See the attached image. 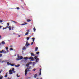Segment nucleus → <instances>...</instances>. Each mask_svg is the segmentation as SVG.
I'll use <instances>...</instances> for the list:
<instances>
[{"label":"nucleus","mask_w":79,"mask_h":79,"mask_svg":"<svg viewBox=\"0 0 79 79\" xmlns=\"http://www.w3.org/2000/svg\"><path fill=\"white\" fill-rule=\"evenodd\" d=\"M1 63H6L7 62V61H8L6 60H4L2 61H0V62H1Z\"/></svg>","instance_id":"obj_1"},{"label":"nucleus","mask_w":79,"mask_h":79,"mask_svg":"<svg viewBox=\"0 0 79 79\" xmlns=\"http://www.w3.org/2000/svg\"><path fill=\"white\" fill-rule=\"evenodd\" d=\"M27 69H25V75L26 76L27 75Z\"/></svg>","instance_id":"obj_2"},{"label":"nucleus","mask_w":79,"mask_h":79,"mask_svg":"<svg viewBox=\"0 0 79 79\" xmlns=\"http://www.w3.org/2000/svg\"><path fill=\"white\" fill-rule=\"evenodd\" d=\"M11 71L12 72H13L14 73H15L16 71H15V68H13L11 70Z\"/></svg>","instance_id":"obj_3"},{"label":"nucleus","mask_w":79,"mask_h":79,"mask_svg":"<svg viewBox=\"0 0 79 79\" xmlns=\"http://www.w3.org/2000/svg\"><path fill=\"white\" fill-rule=\"evenodd\" d=\"M29 45H30V44H29V43H28V42L27 41L25 46H27V47H28V46H29Z\"/></svg>","instance_id":"obj_4"},{"label":"nucleus","mask_w":79,"mask_h":79,"mask_svg":"<svg viewBox=\"0 0 79 79\" xmlns=\"http://www.w3.org/2000/svg\"><path fill=\"white\" fill-rule=\"evenodd\" d=\"M9 74H13V72L11 71V70H10L9 71Z\"/></svg>","instance_id":"obj_5"},{"label":"nucleus","mask_w":79,"mask_h":79,"mask_svg":"<svg viewBox=\"0 0 79 79\" xmlns=\"http://www.w3.org/2000/svg\"><path fill=\"white\" fill-rule=\"evenodd\" d=\"M31 56H35V54H34V53H31Z\"/></svg>","instance_id":"obj_6"},{"label":"nucleus","mask_w":79,"mask_h":79,"mask_svg":"<svg viewBox=\"0 0 79 79\" xmlns=\"http://www.w3.org/2000/svg\"><path fill=\"white\" fill-rule=\"evenodd\" d=\"M39 58H37L36 59V62L38 63L39 62Z\"/></svg>","instance_id":"obj_7"},{"label":"nucleus","mask_w":79,"mask_h":79,"mask_svg":"<svg viewBox=\"0 0 79 79\" xmlns=\"http://www.w3.org/2000/svg\"><path fill=\"white\" fill-rule=\"evenodd\" d=\"M8 27L7 26L6 27H3L2 29H3V30H4V29H7Z\"/></svg>","instance_id":"obj_8"},{"label":"nucleus","mask_w":79,"mask_h":79,"mask_svg":"<svg viewBox=\"0 0 79 79\" xmlns=\"http://www.w3.org/2000/svg\"><path fill=\"white\" fill-rule=\"evenodd\" d=\"M31 66H29L27 68V69H31Z\"/></svg>","instance_id":"obj_9"},{"label":"nucleus","mask_w":79,"mask_h":79,"mask_svg":"<svg viewBox=\"0 0 79 79\" xmlns=\"http://www.w3.org/2000/svg\"><path fill=\"white\" fill-rule=\"evenodd\" d=\"M8 27L9 28V31H10V30H11V26H10L9 27Z\"/></svg>","instance_id":"obj_10"},{"label":"nucleus","mask_w":79,"mask_h":79,"mask_svg":"<svg viewBox=\"0 0 79 79\" xmlns=\"http://www.w3.org/2000/svg\"><path fill=\"white\" fill-rule=\"evenodd\" d=\"M38 50V47H36L35 48V51H37Z\"/></svg>","instance_id":"obj_11"},{"label":"nucleus","mask_w":79,"mask_h":79,"mask_svg":"<svg viewBox=\"0 0 79 79\" xmlns=\"http://www.w3.org/2000/svg\"><path fill=\"white\" fill-rule=\"evenodd\" d=\"M2 44H3V45H5V43L4 41H2L1 43Z\"/></svg>","instance_id":"obj_12"},{"label":"nucleus","mask_w":79,"mask_h":79,"mask_svg":"<svg viewBox=\"0 0 79 79\" xmlns=\"http://www.w3.org/2000/svg\"><path fill=\"white\" fill-rule=\"evenodd\" d=\"M30 61H34V58L31 57Z\"/></svg>","instance_id":"obj_13"},{"label":"nucleus","mask_w":79,"mask_h":79,"mask_svg":"<svg viewBox=\"0 0 79 79\" xmlns=\"http://www.w3.org/2000/svg\"><path fill=\"white\" fill-rule=\"evenodd\" d=\"M34 77L35 78H36V77H37V74H35Z\"/></svg>","instance_id":"obj_14"},{"label":"nucleus","mask_w":79,"mask_h":79,"mask_svg":"<svg viewBox=\"0 0 79 79\" xmlns=\"http://www.w3.org/2000/svg\"><path fill=\"white\" fill-rule=\"evenodd\" d=\"M27 22H30V21H31V20H30L29 19H28L27 20Z\"/></svg>","instance_id":"obj_15"},{"label":"nucleus","mask_w":79,"mask_h":79,"mask_svg":"<svg viewBox=\"0 0 79 79\" xmlns=\"http://www.w3.org/2000/svg\"><path fill=\"white\" fill-rule=\"evenodd\" d=\"M2 78H3V76H0V79H2Z\"/></svg>","instance_id":"obj_16"},{"label":"nucleus","mask_w":79,"mask_h":79,"mask_svg":"<svg viewBox=\"0 0 79 79\" xmlns=\"http://www.w3.org/2000/svg\"><path fill=\"white\" fill-rule=\"evenodd\" d=\"M19 66H20V65L19 64H18L17 65H15V67H19Z\"/></svg>","instance_id":"obj_17"},{"label":"nucleus","mask_w":79,"mask_h":79,"mask_svg":"<svg viewBox=\"0 0 79 79\" xmlns=\"http://www.w3.org/2000/svg\"><path fill=\"white\" fill-rule=\"evenodd\" d=\"M3 53H6V51L3 50Z\"/></svg>","instance_id":"obj_18"},{"label":"nucleus","mask_w":79,"mask_h":79,"mask_svg":"<svg viewBox=\"0 0 79 79\" xmlns=\"http://www.w3.org/2000/svg\"><path fill=\"white\" fill-rule=\"evenodd\" d=\"M31 39H32L33 42H34V40H35V38H32Z\"/></svg>","instance_id":"obj_19"},{"label":"nucleus","mask_w":79,"mask_h":79,"mask_svg":"<svg viewBox=\"0 0 79 79\" xmlns=\"http://www.w3.org/2000/svg\"><path fill=\"white\" fill-rule=\"evenodd\" d=\"M26 49V47H25V46H24L23 47V48L22 49L23 50H25V49Z\"/></svg>","instance_id":"obj_20"},{"label":"nucleus","mask_w":79,"mask_h":79,"mask_svg":"<svg viewBox=\"0 0 79 79\" xmlns=\"http://www.w3.org/2000/svg\"><path fill=\"white\" fill-rule=\"evenodd\" d=\"M28 34H29V32H27L26 33L25 35H28Z\"/></svg>","instance_id":"obj_21"},{"label":"nucleus","mask_w":79,"mask_h":79,"mask_svg":"<svg viewBox=\"0 0 79 79\" xmlns=\"http://www.w3.org/2000/svg\"><path fill=\"white\" fill-rule=\"evenodd\" d=\"M35 30H36V29H35V27H34L33 28V31H34V32H35Z\"/></svg>","instance_id":"obj_22"},{"label":"nucleus","mask_w":79,"mask_h":79,"mask_svg":"<svg viewBox=\"0 0 79 79\" xmlns=\"http://www.w3.org/2000/svg\"><path fill=\"white\" fill-rule=\"evenodd\" d=\"M29 39H30V37H28L27 38V40H29Z\"/></svg>","instance_id":"obj_23"},{"label":"nucleus","mask_w":79,"mask_h":79,"mask_svg":"<svg viewBox=\"0 0 79 79\" xmlns=\"http://www.w3.org/2000/svg\"><path fill=\"white\" fill-rule=\"evenodd\" d=\"M24 60H27V59H28V58L27 57H24Z\"/></svg>","instance_id":"obj_24"},{"label":"nucleus","mask_w":79,"mask_h":79,"mask_svg":"<svg viewBox=\"0 0 79 79\" xmlns=\"http://www.w3.org/2000/svg\"><path fill=\"white\" fill-rule=\"evenodd\" d=\"M29 64H27L26 65V66L27 67H29Z\"/></svg>","instance_id":"obj_25"},{"label":"nucleus","mask_w":79,"mask_h":79,"mask_svg":"<svg viewBox=\"0 0 79 79\" xmlns=\"http://www.w3.org/2000/svg\"><path fill=\"white\" fill-rule=\"evenodd\" d=\"M37 56H35L34 57V59H35V60H36V59H37Z\"/></svg>","instance_id":"obj_26"},{"label":"nucleus","mask_w":79,"mask_h":79,"mask_svg":"<svg viewBox=\"0 0 79 79\" xmlns=\"http://www.w3.org/2000/svg\"><path fill=\"white\" fill-rule=\"evenodd\" d=\"M7 26H10V23H7Z\"/></svg>","instance_id":"obj_27"},{"label":"nucleus","mask_w":79,"mask_h":79,"mask_svg":"<svg viewBox=\"0 0 79 79\" xmlns=\"http://www.w3.org/2000/svg\"><path fill=\"white\" fill-rule=\"evenodd\" d=\"M19 59H20V60H21V59H23V56H20V57Z\"/></svg>","instance_id":"obj_28"},{"label":"nucleus","mask_w":79,"mask_h":79,"mask_svg":"<svg viewBox=\"0 0 79 79\" xmlns=\"http://www.w3.org/2000/svg\"><path fill=\"white\" fill-rule=\"evenodd\" d=\"M41 73H42V72H41V71H40L39 74V76H40L41 75Z\"/></svg>","instance_id":"obj_29"},{"label":"nucleus","mask_w":79,"mask_h":79,"mask_svg":"<svg viewBox=\"0 0 79 79\" xmlns=\"http://www.w3.org/2000/svg\"><path fill=\"white\" fill-rule=\"evenodd\" d=\"M3 50H2V51H0V53H3Z\"/></svg>","instance_id":"obj_30"},{"label":"nucleus","mask_w":79,"mask_h":79,"mask_svg":"<svg viewBox=\"0 0 79 79\" xmlns=\"http://www.w3.org/2000/svg\"><path fill=\"white\" fill-rule=\"evenodd\" d=\"M11 21L12 22H13V23H16V22L15 21H13V20H11Z\"/></svg>","instance_id":"obj_31"},{"label":"nucleus","mask_w":79,"mask_h":79,"mask_svg":"<svg viewBox=\"0 0 79 79\" xmlns=\"http://www.w3.org/2000/svg\"><path fill=\"white\" fill-rule=\"evenodd\" d=\"M16 60L18 61V60H20V59L19 58H17Z\"/></svg>","instance_id":"obj_32"},{"label":"nucleus","mask_w":79,"mask_h":79,"mask_svg":"<svg viewBox=\"0 0 79 79\" xmlns=\"http://www.w3.org/2000/svg\"><path fill=\"white\" fill-rule=\"evenodd\" d=\"M6 50H8V47H6Z\"/></svg>","instance_id":"obj_33"},{"label":"nucleus","mask_w":79,"mask_h":79,"mask_svg":"<svg viewBox=\"0 0 79 79\" xmlns=\"http://www.w3.org/2000/svg\"><path fill=\"white\" fill-rule=\"evenodd\" d=\"M7 64L8 65H10V63L9 62H7Z\"/></svg>","instance_id":"obj_34"},{"label":"nucleus","mask_w":79,"mask_h":79,"mask_svg":"<svg viewBox=\"0 0 79 79\" xmlns=\"http://www.w3.org/2000/svg\"><path fill=\"white\" fill-rule=\"evenodd\" d=\"M39 53H40L39 52H36V54L38 55V54H39Z\"/></svg>","instance_id":"obj_35"},{"label":"nucleus","mask_w":79,"mask_h":79,"mask_svg":"<svg viewBox=\"0 0 79 79\" xmlns=\"http://www.w3.org/2000/svg\"><path fill=\"white\" fill-rule=\"evenodd\" d=\"M7 76H8V75L6 74L5 75V77H7Z\"/></svg>","instance_id":"obj_36"},{"label":"nucleus","mask_w":79,"mask_h":79,"mask_svg":"<svg viewBox=\"0 0 79 79\" xmlns=\"http://www.w3.org/2000/svg\"><path fill=\"white\" fill-rule=\"evenodd\" d=\"M33 44H34V42H32L31 44V45H33Z\"/></svg>","instance_id":"obj_37"},{"label":"nucleus","mask_w":79,"mask_h":79,"mask_svg":"<svg viewBox=\"0 0 79 79\" xmlns=\"http://www.w3.org/2000/svg\"><path fill=\"white\" fill-rule=\"evenodd\" d=\"M24 23L25 25L26 24H27V23L25 22V23Z\"/></svg>","instance_id":"obj_38"},{"label":"nucleus","mask_w":79,"mask_h":79,"mask_svg":"<svg viewBox=\"0 0 79 79\" xmlns=\"http://www.w3.org/2000/svg\"><path fill=\"white\" fill-rule=\"evenodd\" d=\"M10 50H13V48H10Z\"/></svg>","instance_id":"obj_39"},{"label":"nucleus","mask_w":79,"mask_h":79,"mask_svg":"<svg viewBox=\"0 0 79 79\" xmlns=\"http://www.w3.org/2000/svg\"><path fill=\"white\" fill-rule=\"evenodd\" d=\"M11 66H14V64H11Z\"/></svg>","instance_id":"obj_40"},{"label":"nucleus","mask_w":79,"mask_h":79,"mask_svg":"<svg viewBox=\"0 0 79 79\" xmlns=\"http://www.w3.org/2000/svg\"><path fill=\"white\" fill-rule=\"evenodd\" d=\"M2 22L3 21H2V20L0 19V23H2Z\"/></svg>","instance_id":"obj_41"},{"label":"nucleus","mask_w":79,"mask_h":79,"mask_svg":"<svg viewBox=\"0 0 79 79\" xmlns=\"http://www.w3.org/2000/svg\"><path fill=\"white\" fill-rule=\"evenodd\" d=\"M32 58V56L31 57H29V58H28V59H29V60H30V59H31V58Z\"/></svg>","instance_id":"obj_42"},{"label":"nucleus","mask_w":79,"mask_h":79,"mask_svg":"<svg viewBox=\"0 0 79 79\" xmlns=\"http://www.w3.org/2000/svg\"><path fill=\"white\" fill-rule=\"evenodd\" d=\"M17 77H19V76H18V74H17Z\"/></svg>","instance_id":"obj_43"},{"label":"nucleus","mask_w":79,"mask_h":79,"mask_svg":"<svg viewBox=\"0 0 79 79\" xmlns=\"http://www.w3.org/2000/svg\"><path fill=\"white\" fill-rule=\"evenodd\" d=\"M2 54H0V57H2Z\"/></svg>","instance_id":"obj_44"},{"label":"nucleus","mask_w":79,"mask_h":79,"mask_svg":"<svg viewBox=\"0 0 79 79\" xmlns=\"http://www.w3.org/2000/svg\"><path fill=\"white\" fill-rule=\"evenodd\" d=\"M12 30H13V28H15V27H12Z\"/></svg>","instance_id":"obj_45"},{"label":"nucleus","mask_w":79,"mask_h":79,"mask_svg":"<svg viewBox=\"0 0 79 79\" xmlns=\"http://www.w3.org/2000/svg\"><path fill=\"white\" fill-rule=\"evenodd\" d=\"M17 10H19V8L18 7H17Z\"/></svg>","instance_id":"obj_46"},{"label":"nucleus","mask_w":79,"mask_h":79,"mask_svg":"<svg viewBox=\"0 0 79 79\" xmlns=\"http://www.w3.org/2000/svg\"><path fill=\"white\" fill-rule=\"evenodd\" d=\"M17 57L18 58H19V57H20L19 55H18Z\"/></svg>","instance_id":"obj_47"},{"label":"nucleus","mask_w":79,"mask_h":79,"mask_svg":"<svg viewBox=\"0 0 79 79\" xmlns=\"http://www.w3.org/2000/svg\"><path fill=\"white\" fill-rule=\"evenodd\" d=\"M35 70H36V69H33V71H35Z\"/></svg>","instance_id":"obj_48"},{"label":"nucleus","mask_w":79,"mask_h":79,"mask_svg":"<svg viewBox=\"0 0 79 79\" xmlns=\"http://www.w3.org/2000/svg\"><path fill=\"white\" fill-rule=\"evenodd\" d=\"M2 69H1V71H0V73H1V72H2Z\"/></svg>","instance_id":"obj_49"},{"label":"nucleus","mask_w":79,"mask_h":79,"mask_svg":"<svg viewBox=\"0 0 79 79\" xmlns=\"http://www.w3.org/2000/svg\"><path fill=\"white\" fill-rule=\"evenodd\" d=\"M21 25H22V26H23V25H25V24H22Z\"/></svg>","instance_id":"obj_50"},{"label":"nucleus","mask_w":79,"mask_h":79,"mask_svg":"<svg viewBox=\"0 0 79 79\" xmlns=\"http://www.w3.org/2000/svg\"><path fill=\"white\" fill-rule=\"evenodd\" d=\"M6 51L7 52H8L9 51H8V49H6Z\"/></svg>","instance_id":"obj_51"},{"label":"nucleus","mask_w":79,"mask_h":79,"mask_svg":"<svg viewBox=\"0 0 79 79\" xmlns=\"http://www.w3.org/2000/svg\"><path fill=\"white\" fill-rule=\"evenodd\" d=\"M40 69V71H42V69Z\"/></svg>","instance_id":"obj_52"},{"label":"nucleus","mask_w":79,"mask_h":79,"mask_svg":"<svg viewBox=\"0 0 79 79\" xmlns=\"http://www.w3.org/2000/svg\"><path fill=\"white\" fill-rule=\"evenodd\" d=\"M31 71V70H29V69H28V71H29L30 72Z\"/></svg>","instance_id":"obj_53"},{"label":"nucleus","mask_w":79,"mask_h":79,"mask_svg":"<svg viewBox=\"0 0 79 79\" xmlns=\"http://www.w3.org/2000/svg\"><path fill=\"white\" fill-rule=\"evenodd\" d=\"M31 63H32V62H31L29 63V64H31Z\"/></svg>","instance_id":"obj_54"},{"label":"nucleus","mask_w":79,"mask_h":79,"mask_svg":"<svg viewBox=\"0 0 79 79\" xmlns=\"http://www.w3.org/2000/svg\"><path fill=\"white\" fill-rule=\"evenodd\" d=\"M2 28V26H0V29H1Z\"/></svg>","instance_id":"obj_55"},{"label":"nucleus","mask_w":79,"mask_h":79,"mask_svg":"<svg viewBox=\"0 0 79 79\" xmlns=\"http://www.w3.org/2000/svg\"><path fill=\"white\" fill-rule=\"evenodd\" d=\"M11 63H9V65H10L11 66Z\"/></svg>","instance_id":"obj_56"},{"label":"nucleus","mask_w":79,"mask_h":79,"mask_svg":"<svg viewBox=\"0 0 79 79\" xmlns=\"http://www.w3.org/2000/svg\"><path fill=\"white\" fill-rule=\"evenodd\" d=\"M18 37H21V36H20V35H18Z\"/></svg>","instance_id":"obj_57"},{"label":"nucleus","mask_w":79,"mask_h":79,"mask_svg":"<svg viewBox=\"0 0 79 79\" xmlns=\"http://www.w3.org/2000/svg\"><path fill=\"white\" fill-rule=\"evenodd\" d=\"M10 47H13V46H12V45H11V46H10Z\"/></svg>","instance_id":"obj_58"},{"label":"nucleus","mask_w":79,"mask_h":79,"mask_svg":"<svg viewBox=\"0 0 79 79\" xmlns=\"http://www.w3.org/2000/svg\"><path fill=\"white\" fill-rule=\"evenodd\" d=\"M6 74L7 75V74H8V73H6Z\"/></svg>","instance_id":"obj_59"},{"label":"nucleus","mask_w":79,"mask_h":79,"mask_svg":"<svg viewBox=\"0 0 79 79\" xmlns=\"http://www.w3.org/2000/svg\"><path fill=\"white\" fill-rule=\"evenodd\" d=\"M1 37H2V36L0 35V38H1Z\"/></svg>","instance_id":"obj_60"},{"label":"nucleus","mask_w":79,"mask_h":79,"mask_svg":"<svg viewBox=\"0 0 79 79\" xmlns=\"http://www.w3.org/2000/svg\"><path fill=\"white\" fill-rule=\"evenodd\" d=\"M0 45H1V43H0Z\"/></svg>","instance_id":"obj_61"},{"label":"nucleus","mask_w":79,"mask_h":79,"mask_svg":"<svg viewBox=\"0 0 79 79\" xmlns=\"http://www.w3.org/2000/svg\"><path fill=\"white\" fill-rule=\"evenodd\" d=\"M40 79H42V78H40Z\"/></svg>","instance_id":"obj_62"},{"label":"nucleus","mask_w":79,"mask_h":79,"mask_svg":"<svg viewBox=\"0 0 79 79\" xmlns=\"http://www.w3.org/2000/svg\"><path fill=\"white\" fill-rule=\"evenodd\" d=\"M36 79H39V78H36Z\"/></svg>","instance_id":"obj_63"},{"label":"nucleus","mask_w":79,"mask_h":79,"mask_svg":"<svg viewBox=\"0 0 79 79\" xmlns=\"http://www.w3.org/2000/svg\"><path fill=\"white\" fill-rule=\"evenodd\" d=\"M22 52H23V51H22Z\"/></svg>","instance_id":"obj_64"}]
</instances>
